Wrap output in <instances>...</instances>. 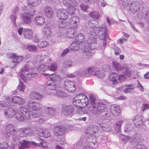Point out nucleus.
<instances>
[{
  "label": "nucleus",
  "instance_id": "38",
  "mask_svg": "<svg viewBox=\"0 0 149 149\" xmlns=\"http://www.w3.org/2000/svg\"><path fill=\"white\" fill-rule=\"evenodd\" d=\"M98 125L104 131L107 132H110L112 131L111 127L108 125L104 123H99Z\"/></svg>",
  "mask_w": 149,
  "mask_h": 149
},
{
  "label": "nucleus",
  "instance_id": "28",
  "mask_svg": "<svg viewBox=\"0 0 149 149\" xmlns=\"http://www.w3.org/2000/svg\"><path fill=\"white\" fill-rule=\"evenodd\" d=\"M23 33L25 38L29 39L32 38L33 32L32 31L29 29H24L23 31Z\"/></svg>",
  "mask_w": 149,
  "mask_h": 149
},
{
  "label": "nucleus",
  "instance_id": "11",
  "mask_svg": "<svg viewBox=\"0 0 149 149\" xmlns=\"http://www.w3.org/2000/svg\"><path fill=\"white\" fill-rule=\"evenodd\" d=\"M42 105L38 102L30 101L28 103V106L29 108L36 111H38L41 107Z\"/></svg>",
  "mask_w": 149,
  "mask_h": 149
},
{
  "label": "nucleus",
  "instance_id": "62",
  "mask_svg": "<svg viewBox=\"0 0 149 149\" xmlns=\"http://www.w3.org/2000/svg\"><path fill=\"white\" fill-rule=\"evenodd\" d=\"M130 138V137L129 136H126L124 135H122L120 138V140L125 142L128 141L129 139Z\"/></svg>",
  "mask_w": 149,
  "mask_h": 149
},
{
  "label": "nucleus",
  "instance_id": "52",
  "mask_svg": "<svg viewBox=\"0 0 149 149\" xmlns=\"http://www.w3.org/2000/svg\"><path fill=\"white\" fill-rule=\"evenodd\" d=\"M10 19L12 21L14 25H16V19H17L16 13L15 11H13L12 14L10 16Z\"/></svg>",
  "mask_w": 149,
  "mask_h": 149
},
{
  "label": "nucleus",
  "instance_id": "34",
  "mask_svg": "<svg viewBox=\"0 0 149 149\" xmlns=\"http://www.w3.org/2000/svg\"><path fill=\"white\" fill-rule=\"evenodd\" d=\"M22 56H17L16 55V58L13 60L11 64L12 68H13L17 65L22 61Z\"/></svg>",
  "mask_w": 149,
  "mask_h": 149
},
{
  "label": "nucleus",
  "instance_id": "27",
  "mask_svg": "<svg viewBox=\"0 0 149 149\" xmlns=\"http://www.w3.org/2000/svg\"><path fill=\"white\" fill-rule=\"evenodd\" d=\"M49 78L53 82L56 83L57 84H60L61 79L60 77L56 74H52L49 75Z\"/></svg>",
  "mask_w": 149,
  "mask_h": 149
},
{
  "label": "nucleus",
  "instance_id": "53",
  "mask_svg": "<svg viewBox=\"0 0 149 149\" xmlns=\"http://www.w3.org/2000/svg\"><path fill=\"white\" fill-rule=\"evenodd\" d=\"M45 129L41 127H38L36 129V133L40 136L42 137L43 135V133Z\"/></svg>",
  "mask_w": 149,
  "mask_h": 149
},
{
  "label": "nucleus",
  "instance_id": "2",
  "mask_svg": "<svg viewBox=\"0 0 149 149\" xmlns=\"http://www.w3.org/2000/svg\"><path fill=\"white\" fill-rule=\"evenodd\" d=\"M31 112L28 111L27 109L23 107H20L19 110H17L16 113V118L18 121L23 122L25 120V118L22 114L27 119L29 120L31 117Z\"/></svg>",
  "mask_w": 149,
  "mask_h": 149
},
{
  "label": "nucleus",
  "instance_id": "49",
  "mask_svg": "<svg viewBox=\"0 0 149 149\" xmlns=\"http://www.w3.org/2000/svg\"><path fill=\"white\" fill-rule=\"evenodd\" d=\"M56 94L58 97L61 98L65 97L67 96L65 93L58 90L56 91Z\"/></svg>",
  "mask_w": 149,
  "mask_h": 149
},
{
  "label": "nucleus",
  "instance_id": "8",
  "mask_svg": "<svg viewBox=\"0 0 149 149\" xmlns=\"http://www.w3.org/2000/svg\"><path fill=\"white\" fill-rule=\"evenodd\" d=\"M140 4L135 1L131 2L129 5V10L132 13H135L139 11L140 8Z\"/></svg>",
  "mask_w": 149,
  "mask_h": 149
},
{
  "label": "nucleus",
  "instance_id": "36",
  "mask_svg": "<svg viewBox=\"0 0 149 149\" xmlns=\"http://www.w3.org/2000/svg\"><path fill=\"white\" fill-rule=\"evenodd\" d=\"M43 96L38 92H32L30 95V97L32 100H38L41 99Z\"/></svg>",
  "mask_w": 149,
  "mask_h": 149
},
{
  "label": "nucleus",
  "instance_id": "25",
  "mask_svg": "<svg viewBox=\"0 0 149 149\" xmlns=\"http://www.w3.org/2000/svg\"><path fill=\"white\" fill-rule=\"evenodd\" d=\"M63 2L67 7H76L78 5L76 0H63Z\"/></svg>",
  "mask_w": 149,
  "mask_h": 149
},
{
  "label": "nucleus",
  "instance_id": "31",
  "mask_svg": "<svg viewBox=\"0 0 149 149\" xmlns=\"http://www.w3.org/2000/svg\"><path fill=\"white\" fill-rule=\"evenodd\" d=\"M48 58L44 56H42L40 54H37L36 55L34 58L35 61H36L37 63L38 62H43L46 63L47 61L45 60H47Z\"/></svg>",
  "mask_w": 149,
  "mask_h": 149
},
{
  "label": "nucleus",
  "instance_id": "5",
  "mask_svg": "<svg viewBox=\"0 0 149 149\" xmlns=\"http://www.w3.org/2000/svg\"><path fill=\"white\" fill-rule=\"evenodd\" d=\"M81 84V83L79 81L74 82L69 80H66L64 85L66 90L72 93L73 92L77 87H80Z\"/></svg>",
  "mask_w": 149,
  "mask_h": 149
},
{
  "label": "nucleus",
  "instance_id": "35",
  "mask_svg": "<svg viewBox=\"0 0 149 149\" xmlns=\"http://www.w3.org/2000/svg\"><path fill=\"white\" fill-rule=\"evenodd\" d=\"M69 47L71 51H74L77 50L80 48V43L75 41L70 44Z\"/></svg>",
  "mask_w": 149,
  "mask_h": 149
},
{
  "label": "nucleus",
  "instance_id": "40",
  "mask_svg": "<svg viewBox=\"0 0 149 149\" xmlns=\"http://www.w3.org/2000/svg\"><path fill=\"white\" fill-rule=\"evenodd\" d=\"M38 140L41 141L40 143H36L34 141L31 142V143L32 144L38 146H42L44 148H46L47 147V143L44 141L40 138Z\"/></svg>",
  "mask_w": 149,
  "mask_h": 149
},
{
  "label": "nucleus",
  "instance_id": "46",
  "mask_svg": "<svg viewBox=\"0 0 149 149\" xmlns=\"http://www.w3.org/2000/svg\"><path fill=\"white\" fill-rule=\"evenodd\" d=\"M57 64L56 63H51L50 65L47 66V69L52 71H55L57 69Z\"/></svg>",
  "mask_w": 149,
  "mask_h": 149
},
{
  "label": "nucleus",
  "instance_id": "41",
  "mask_svg": "<svg viewBox=\"0 0 149 149\" xmlns=\"http://www.w3.org/2000/svg\"><path fill=\"white\" fill-rule=\"evenodd\" d=\"M41 2V0H28V6L31 7L38 5Z\"/></svg>",
  "mask_w": 149,
  "mask_h": 149
},
{
  "label": "nucleus",
  "instance_id": "19",
  "mask_svg": "<svg viewBox=\"0 0 149 149\" xmlns=\"http://www.w3.org/2000/svg\"><path fill=\"white\" fill-rule=\"evenodd\" d=\"M133 122L136 126L139 127L143 124V117L141 116L137 115L134 119Z\"/></svg>",
  "mask_w": 149,
  "mask_h": 149
},
{
  "label": "nucleus",
  "instance_id": "32",
  "mask_svg": "<svg viewBox=\"0 0 149 149\" xmlns=\"http://www.w3.org/2000/svg\"><path fill=\"white\" fill-rule=\"evenodd\" d=\"M89 40L91 42H95L96 41L97 37V34L94 30H92L90 31L89 34Z\"/></svg>",
  "mask_w": 149,
  "mask_h": 149
},
{
  "label": "nucleus",
  "instance_id": "33",
  "mask_svg": "<svg viewBox=\"0 0 149 149\" xmlns=\"http://www.w3.org/2000/svg\"><path fill=\"white\" fill-rule=\"evenodd\" d=\"M118 74L115 72L111 73L109 76V80L112 81L113 84H116L118 82Z\"/></svg>",
  "mask_w": 149,
  "mask_h": 149
},
{
  "label": "nucleus",
  "instance_id": "47",
  "mask_svg": "<svg viewBox=\"0 0 149 149\" xmlns=\"http://www.w3.org/2000/svg\"><path fill=\"white\" fill-rule=\"evenodd\" d=\"M77 98L75 97L72 100L73 104L77 107H79L81 105V101L79 99H77Z\"/></svg>",
  "mask_w": 149,
  "mask_h": 149
},
{
  "label": "nucleus",
  "instance_id": "43",
  "mask_svg": "<svg viewBox=\"0 0 149 149\" xmlns=\"http://www.w3.org/2000/svg\"><path fill=\"white\" fill-rule=\"evenodd\" d=\"M75 41L79 43H81L84 41V36L82 33H79L75 37Z\"/></svg>",
  "mask_w": 149,
  "mask_h": 149
},
{
  "label": "nucleus",
  "instance_id": "9",
  "mask_svg": "<svg viewBox=\"0 0 149 149\" xmlns=\"http://www.w3.org/2000/svg\"><path fill=\"white\" fill-rule=\"evenodd\" d=\"M74 109L71 105H63L61 110L62 113L65 116H68L72 114L74 111Z\"/></svg>",
  "mask_w": 149,
  "mask_h": 149
},
{
  "label": "nucleus",
  "instance_id": "6",
  "mask_svg": "<svg viewBox=\"0 0 149 149\" xmlns=\"http://www.w3.org/2000/svg\"><path fill=\"white\" fill-rule=\"evenodd\" d=\"M6 100L11 106H13L15 104L19 105L23 104L25 102L23 98L17 96H15L11 98L8 97Z\"/></svg>",
  "mask_w": 149,
  "mask_h": 149
},
{
  "label": "nucleus",
  "instance_id": "56",
  "mask_svg": "<svg viewBox=\"0 0 149 149\" xmlns=\"http://www.w3.org/2000/svg\"><path fill=\"white\" fill-rule=\"evenodd\" d=\"M25 88V85L22 81H20L19 84L17 87V90L19 91H24Z\"/></svg>",
  "mask_w": 149,
  "mask_h": 149
},
{
  "label": "nucleus",
  "instance_id": "45",
  "mask_svg": "<svg viewBox=\"0 0 149 149\" xmlns=\"http://www.w3.org/2000/svg\"><path fill=\"white\" fill-rule=\"evenodd\" d=\"M57 24V26L59 29H63L66 25V23L64 21H58Z\"/></svg>",
  "mask_w": 149,
  "mask_h": 149
},
{
  "label": "nucleus",
  "instance_id": "63",
  "mask_svg": "<svg viewBox=\"0 0 149 149\" xmlns=\"http://www.w3.org/2000/svg\"><path fill=\"white\" fill-rule=\"evenodd\" d=\"M118 80L120 82H124L126 79L125 76L123 75H120L118 77Z\"/></svg>",
  "mask_w": 149,
  "mask_h": 149
},
{
  "label": "nucleus",
  "instance_id": "42",
  "mask_svg": "<svg viewBox=\"0 0 149 149\" xmlns=\"http://www.w3.org/2000/svg\"><path fill=\"white\" fill-rule=\"evenodd\" d=\"M126 88L124 90V92L126 93H129L131 92V90L134 89L135 87V84H132L127 85L126 86Z\"/></svg>",
  "mask_w": 149,
  "mask_h": 149
},
{
  "label": "nucleus",
  "instance_id": "22",
  "mask_svg": "<svg viewBox=\"0 0 149 149\" xmlns=\"http://www.w3.org/2000/svg\"><path fill=\"white\" fill-rule=\"evenodd\" d=\"M110 110L111 113L116 116H119L120 112V107L116 105H111Z\"/></svg>",
  "mask_w": 149,
  "mask_h": 149
},
{
  "label": "nucleus",
  "instance_id": "21",
  "mask_svg": "<svg viewBox=\"0 0 149 149\" xmlns=\"http://www.w3.org/2000/svg\"><path fill=\"white\" fill-rule=\"evenodd\" d=\"M19 132L24 136H29L32 134V130L29 127L22 128L19 129Z\"/></svg>",
  "mask_w": 149,
  "mask_h": 149
},
{
  "label": "nucleus",
  "instance_id": "10",
  "mask_svg": "<svg viewBox=\"0 0 149 149\" xmlns=\"http://www.w3.org/2000/svg\"><path fill=\"white\" fill-rule=\"evenodd\" d=\"M56 15L59 19L62 20H66L68 17V12L63 9H58L56 12Z\"/></svg>",
  "mask_w": 149,
  "mask_h": 149
},
{
  "label": "nucleus",
  "instance_id": "23",
  "mask_svg": "<svg viewBox=\"0 0 149 149\" xmlns=\"http://www.w3.org/2000/svg\"><path fill=\"white\" fill-rule=\"evenodd\" d=\"M106 33L107 28L106 26L100 28L98 32L99 39L101 40H105Z\"/></svg>",
  "mask_w": 149,
  "mask_h": 149
},
{
  "label": "nucleus",
  "instance_id": "18",
  "mask_svg": "<svg viewBox=\"0 0 149 149\" xmlns=\"http://www.w3.org/2000/svg\"><path fill=\"white\" fill-rule=\"evenodd\" d=\"M22 19L23 22L26 24H29L31 22V17L28 12H24V13L22 15Z\"/></svg>",
  "mask_w": 149,
  "mask_h": 149
},
{
  "label": "nucleus",
  "instance_id": "55",
  "mask_svg": "<svg viewBox=\"0 0 149 149\" xmlns=\"http://www.w3.org/2000/svg\"><path fill=\"white\" fill-rule=\"evenodd\" d=\"M94 75L97 77L100 78H102L104 76V74L103 72L99 70H96Z\"/></svg>",
  "mask_w": 149,
  "mask_h": 149
},
{
  "label": "nucleus",
  "instance_id": "57",
  "mask_svg": "<svg viewBox=\"0 0 149 149\" xmlns=\"http://www.w3.org/2000/svg\"><path fill=\"white\" fill-rule=\"evenodd\" d=\"M47 69V66L45 64H41L39 66L38 68V70L39 72L45 71Z\"/></svg>",
  "mask_w": 149,
  "mask_h": 149
},
{
  "label": "nucleus",
  "instance_id": "51",
  "mask_svg": "<svg viewBox=\"0 0 149 149\" xmlns=\"http://www.w3.org/2000/svg\"><path fill=\"white\" fill-rule=\"evenodd\" d=\"M84 98L81 100V103L82 107H85L87 106L88 104V99L86 96L84 97Z\"/></svg>",
  "mask_w": 149,
  "mask_h": 149
},
{
  "label": "nucleus",
  "instance_id": "59",
  "mask_svg": "<svg viewBox=\"0 0 149 149\" xmlns=\"http://www.w3.org/2000/svg\"><path fill=\"white\" fill-rule=\"evenodd\" d=\"M55 83L53 82L48 84L47 86L48 88L53 90H55L56 88V86Z\"/></svg>",
  "mask_w": 149,
  "mask_h": 149
},
{
  "label": "nucleus",
  "instance_id": "60",
  "mask_svg": "<svg viewBox=\"0 0 149 149\" xmlns=\"http://www.w3.org/2000/svg\"><path fill=\"white\" fill-rule=\"evenodd\" d=\"M8 144L6 142L3 143L0 142V148L1 149H6L8 147Z\"/></svg>",
  "mask_w": 149,
  "mask_h": 149
},
{
  "label": "nucleus",
  "instance_id": "58",
  "mask_svg": "<svg viewBox=\"0 0 149 149\" xmlns=\"http://www.w3.org/2000/svg\"><path fill=\"white\" fill-rule=\"evenodd\" d=\"M75 7H67L68 9L67 12H68V14L69 13L70 15L74 14L75 12Z\"/></svg>",
  "mask_w": 149,
  "mask_h": 149
},
{
  "label": "nucleus",
  "instance_id": "39",
  "mask_svg": "<svg viewBox=\"0 0 149 149\" xmlns=\"http://www.w3.org/2000/svg\"><path fill=\"white\" fill-rule=\"evenodd\" d=\"M124 122V121L121 120H118L116 122L114 125V128L117 132H119L120 131L122 125Z\"/></svg>",
  "mask_w": 149,
  "mask_h": 149
},
{
  "label": "nucleus",
  "instance_id": "17",
  "mask_svg": "<svg viewBox=\"0 0 149 149\" xmlns=\"http://www.w3.org/2000/svg\"><path fill=\"white\" fill-rule=\"evenodd\" d=\"M99 130V127L95 125H92L88 127L86 130L87 134H91L98 132Z\"/></svg>",
  "mask_w": 149,
  "mask_h": 149
},
{
  "label": "nucleus",
  "instance_id": "24",
  "mask_svg": "<svg viewBox=\"0 0 149 149\" xmlns=\"http://www.w3.org/2000/svg\"><path fill=\"white\" fill-rule=\"evenodd\" d=\"M44 12L46 16L49 18H52L54 15L52 8L50 6H46L44 8Z\"/></svg>",
  "mask_w": 149,
  "mask_h": 149
},
{
  "label": "nucleus",
  "instance_id": "1",
  "mask_svg": "<svg viewBox=\"0 0 149 149\" xmlns=\"http://www.w3.org/2000/svg\"><path fill=\"white\" fill-rule=\"evenodd\" d=\"M90 105L88 108V110L94 115L97 116L106 112L107 110V106L104 103L95 102V98L94 95H89Z\"/></svg>",
  "mask_w": 149,
  "mask_h": 149
},
{
  "label": "nucleus",
  "instance_id": "14",
  "mask_svg": "<svg viewBox=\"0 0 149 149\" xmlns=\"http://www.w3.org/2000/svg\"><path fill=\"white\" fill-rule=\"evenodd\" d=\"M76 29L74 28L70 27L67 29V33H66V36L70 38H73L76 35L77 32Z\"/></svg>",
  "mask_w": 149,
  "mask_h": 149
},
{
  "label": "nucleus",
  "instance_id": "64",
  "mask_svg": "<svg viewBox=\"0 0 149 149\" xmlns=\"http://www.w3.org/2000/svg\"><path fill=\"white\" fill-rule=\"evenodd\" d=\"M145 20L146 22L149 24V10L146 12L145 14Z\"/></svg>",
  "mask_w": 149,
  "mask_h": 149
},
{
  "label": "nucleus",
  "instance_id": "54",
  "mask_svg": "<svg viewBox=\"0 0 149 149\" xmlns=\"http://www.w3.org/2000/svg\"><path fill=\"white\" fill-rule=\"evenodd\" d=\"M72 63L71 61H67L63 62L62 64L63 68H68L72 66Z\"/></svg>",
  "mask_w": 149,
  "mask_h": 149
},
{
  "label": "nucleus",
  "instance_id": "37",
  "mask_svg": "<svg viewBox=\"0 0 149 149\" xmlns=\"http://www.w3.org/2000/svg\"><path fill=\"white\" fill-rule=\"evenodd\" d=\"M34 21L35 24L38 25H42L45 22L44 18L41 16L36 17L35 18Z\"/></svg>",
  "mask_w": 149,
  "mask_h": 149
},
{
  "label": "nucleus",
  "instance_id": "4",
  "mask_svg": "<svg viewBox=\"0 0 149 149\" xmlns=\"http://www.w3.org/2000/svg\"><path fill=\"white\" fill-rule=\"evenodd\" d=\"M33 69L30 68L28 65L24 66L21 70V72L19 73L20 76L22 79L24 80L25 75L28 76L29 78H33L36 76L37 75L36 73L30 72V71H32Z\"/></svg>",
  "mask_w": 149,
  "mask_h": 149
},
{
  "label": "nucleus",
  "instance_id": "7",
  "mask_svg": "<svg viewBox=\"0 0 149 149\" xmlns=\"http://www.w3.org/2000/svg\"><path fill=\"white\" fill-rule=\"evenodd\" d=\"M96 41H95V42H91L89 41L90 45L87 44L86 45L84 46L83 51L84 53L86 54V55L90 56H92V54H93L92 50L94 49L96 47Z\"/></svg>",
  "mask_w": 149,
  "mask_h": 149
},
{
  "label": "nucleus",
  "instance_id": "44",
  "mask_svg": "<svg viewBox=\"0 0 149 149\" xmlns=\"http://www.w3.org/2000/svg\"><path fill=\"white\" fill-rule=\"evenodd\" d=\"M91 17L95 19H97L100 17L99 13L96 11H93L90 12L89 14Z\"/></svg>",
  "mask_w": 149,
  "mask_h": 149
},
{
  "label": "nucleus",
  "instance_id": "48",
  "mask_svg": "<svg viewBox=\"0 0 149 149\" xmlns=\"http://www.w3.org/2000/svg\"><path fill=\"white\" fill-rule=\"evenodd\" d=\"M49 43L45 40L39 41L37 44L38 47L41 48L46 47L49 45Z\"/></svg>",
  "mask_w": 149,
  "mask_h": 149
},
{
  "label": "nucleus",
  "instance_id": "20",
  "mask_svg": "<svg viewBox=\"0 0 149 149\" xmlns=\"http://www.w3.org/2000/svg\"><path fill=\"white\" fill-rule=\"evenodd\" d=\"M45 113L50 117L54 116L56 113V109L52 107H47L44 109Z\"/></svg>",
  "mask_w": 149,
  "mask_h": 149
},
{
  "label": "nucleus",
  "instance_id": "3",
  "mask_svg": "<svg viewBox=\"0 0 149 149\" xmlns=\"http://www.w3.org/2000/svg\"><path fill=\"white\" fill-rule=\"evenodd\" d=\"M17 130L16 127L12 124H8L6 127L5 136L9 137L13 136V139L14 141H16L17 140V136L16 135Z\"/></svg>",
  "mask_w": 149,
  "mask_h": 149
},
{
  "label": "nucleus",
  "instance_id": "16",
  "mask_svg": "<svg viewBox=\"0 0 149 149\" xmlns=\"http://www.w3.org/2000/svg\"><path fill=\"white\" fill-rule=\"evenodd\" d=\"M54 134L58 136L63 135L65 131V128L63 126H56L54 127Z\"/></svg>",
  "mask_w": 149,
  "mask_h": 149
},
{
  "label": "nucleus",
  "instance_id": "50",
  "mask_svg": "<svg viewBox=\"0 0 149 149\" xmlns=\"http://www.w3.org/2000/svg\"><path fill=\"white\" fill-rule=\"evenodd\" d=\"M27 49L29 51L31 52H37V49L36 47L34 45H30L27 46Z\"/></svg>",
  "mask_w": 149,
  "mask_h": 149
},
{
  "label": "nucleus",
  "instance_id": "61",
  "mask_svg": "<svg viewBox=\"0 0 149 149\" xmlns=\"http://www.w3.org/2000/svg\"><path fill=\"white\" fill-rule=\"evenodd\" d=\"M134 141L136 142H139L140 141V136L138 134H136L133 136L132 138Z\"/></svg>",
  "mask_w": 149,
  "mask_h": 149
},
{
  "label": "nucleus",
  "instance_id": "29",
  "mask_svg": "<svg viewBox=\"0 0 149 149\" xmlns=\"http://www.w3.org/2000/svg\"><path fill=\"white\" fill-rule=\"evenodd\" d=\"M111 64L112 68L117 71H120L123 69L122 65L116 61H113L111 63Z\"/></svg>",
  "mask_w": 149,
  "mask_h": 149
},
{
  "label": "nucleus",
  "instance_id": "30",
  "mask_svg": "<svg viewBox=\"0 0 149 149\" xmlns=\"http://www.w3.org/2000/svg\"><path fill=\"white\" fill-rule=\"evenodd\" d=\"M96 70L95 68L93 67H88L84 69L83 72V75L88 74L89 75L94 74Z\"/></svg>",
  "mask_w": 149,
  "mask_h": 149
},
{
  "label": "nucleus",
  "instance_id": "15",
  "mask_svg": "<svg viewBox=\"0 0 149 149\" xmlns=\"http://www.w3.org/2000/svg\"><path fill=\"white\" fill-rule=\"evenodd\" d=\"M70 21L69 25L70 27L77 29L79 24V18L77 17L74 16L72 17Z\"/></svg>",
  "mask_w": 149,
  "mask_h": 149
},
{
  "label": "nucleus",
  "instance_id": "12",
  "mask_svg": "<svg viewBox=\"0 0 149 149\" xmlns=\"http://www.w3.org/2000/svg\"><path fill=\"white\" fill-rule=\"evenodd\" d=\"M23 136H20L19 137H17V140H18L20 144V146L18 147V149H25L29 148L30 147V142L28 141L25 140L24 139H22L20 141L19 140Z\"/></svg>",
  "mask_w": 149,
  "mask_h": 149
},
{
  "label": "nucleus",
  "instance_id": "13",
  "mask_svg": "<svg viewBox=\"0 0 149 149\" xmlns=\"http://www.w3.org/2000/svg\"><path fill=\"white\" fill-rule=\"evenodd\" d=\"M17 110H14L11 108L9 107L4 110V113L8 118H12L15 116L17 113Z\"/></svg>",
  "mask_w": 149,
  "mask_h": 149
},
{
  "label": "nucleus",
  "instance_id": "26",
  "mask_svg": "<svg viewBox=\"0 0 149 149\" xmlns=\"http://www.w3.org/2000/svg\"><path fill=\"white\" fill-rule=\"evenodd\" d=\"M52 32L49 27L46 26H44L42 29V34L44 36L47 38L50 37Z\"/></svg>",
  "mask_w": 149,
  "mask_h": 149
}]
</instances>
